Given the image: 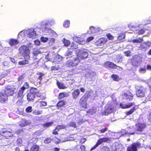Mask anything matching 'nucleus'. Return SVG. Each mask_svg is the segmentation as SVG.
I'll use <instances>...</instances> for the list:
<instances>
[{
  "instance_id": "nucleus-1",
  "label": "nucleus",
  "mask_w": 151,
  "mask_h": 151,
  "mask_svg": "<svg viewBox=\"0 0 151 151\" xmlns=\"http://www.w3.org/2000/svg\"><path fill=\"white\" fill-rule=\"evenodd\" d=\"M90 93V91H86V93L82 96L80 99L79 101V104L80 107L81 108L86 109L87 108V101L90 96L89 94Z\"/></svg>"
},
{
  "instance_id": "nucleus-2",
  "label": "nucleus",
  "mask_w": 151,
  "mask_h": 151,
  "mask_svg": "<svg viewBox=\"0 0 151 151\" xmlns=\"http://www.w3.org/2000/svg\"><path fill=\"white\" fill-rule=\"evenodd\" d=\"M19 50L22 52L23 56L25 59H30V50L29 47L26 45H23L19 48Z\"/></svg>"
},
{
  "instance_id": "nucleus-3",
  "label": "nucleus",
  "mask_w": 151,
  "mask_h": 151,
  "mask_svg": "<svg viewBox=\"0 0 151 151\" xmlns=\"http://www.w3.org/2000/svg\"><path fill=\"white\" fill-rule=\"evenodd\" d=\"M141 61L142 59L141 58L137 55L134 56L131 59V64L135 67L139 66Z\"/></svg>"
},
{
  "instance_id": "nucleus-4",
  "label": "nucleus",
  "mask_w": 151,
  "mask_h": 151,
  "mask_svg": "<svg viewBox=\"0 0 151 151\" xmlns=\"http://www.w3.org/2000/svg\"><path fill=\"white\" fill-rule=\"evenodd\" d=\"M110 140V138L109 137H104L100 138L98 140L96 144L91 148V150L94 149L103 142H107Z\"/></svg>"
},
{
  "instance_id": "nucleus-5",
  "label": "nucleus",
  "mask_w": 151,
  "mask_h": 151,
  "mask_svg": "<svg viewBox=\"0 0 151 151\" xmlns=\"http://www.w3.org/2000/svg\"><path fill=\"white\" fill-rule=\"evenodd\" d=\"M141 144L139 142L132 143L127 147V151H137V148L141 147Z\"/></svg>"
},
{
  "instance_id": "nucleus-6",
  "label": "nucleus",
  "mask_w": 151,
  "mask_h": 151,
  "mask_svg": "<svg viewBox=\"0 0 151 151\" xmlns=\"http://www.w3.org/2000/svg\"><path fill=\"white\" fill-rule=\"evenodd\" d=\"M12 131V130H11V131L8 130L0 131V137L2 136L5 139H9L10 137H12L13 136Z\"/></svg>"
},
{
  "instance_id": "nucleus-7",
  "label": "nucleus",
  "mask_w": 151,
  "mask_h": 151,
  "mask_svg": "<svg viewBox=\"0 0 151 151\" xmlns=\"http://www.w3.org/2000/svg\"><path fill=\"white\" fill-rule=\"evenodd\" d=\"M37 89L36 88L32 87L31 88L30 92L27 94V100L29 101H33L35 98L34 93V91L36 90Z\"/></svg>"
},
{
  "instance_id": "nucleus-8",
  "label": "nucleus",
  "mask_w": 151,
  "mask_h": 151,
  "mask_svg": "<svg viewBox=\"0 0 151 151\" xmlns=\"http://www.w3.org/2000/svg\"><path fill=\"white\" fill-rule=\"evenodd\" d=\"M136 95L137 97L142 98L145 96L144 88L142 86H138L136 88Z\"/></svg>"
},
{
  "instance_id": "nucleus-9",
  "label": "nucleus",
  "mask_w": 151,
  "mask_h": 151,
  "mask_svg": "<svg viewBox=\"0 0 151 151\" xmlns=\"http://www.w3.org/2000/svg\"><path fill=\"white\" fill-rule=\"evenodd\" d=\"M16 88L10 86H7L5 88L4 91V93L7 96H12L14 93V91Z\"/></svg>"
},
{
  "instance_id": "nucleus-10",
  "label": "nucleus",
  "mask_w": 151,
  "mask_h": 151,
  "mask_svg": "<svg viewBox=\"0 0 151 151\" xmlns=\"http://www.w3.org/2000/svg\"><path fill=\"white\" fill-rule=\"evenodd\" d=\"M79 62L78 58L76 57L73 59L68 60L67 61V63L69 66H76L79 63Z\"/></svg>"
},
{
  "instance_id": "nucleus-11",
  "label": "nucleus",
  "mask_w": 151,
  "mask_h": 151,
  "mask_svg": "<svg viewBox=\"0 0 151 151\" xmlns=\"http://www.w3.org/2000/svg\"><path fill=\"white\" fill-rule=\"evenodd\" d=\"M104 66L105 68L108 69H116L117 68L116 64L109 61H107L104 63Z\"/></svg>"
},
{
  "instance_id": "nucleus-12",
  "label": "nucleus",
  "mask_w": 151,
  "mask_h": 151,
  "mask_svg": "<svg viewBox=\"0 0 151 151\" xmlns=\"http://www.w3.org/2000/svg\"><path fill=\"white\" fill-rule=\"evenodd\" d=\"M151 46V42L149 41H147L142 43L140 45L139 48L141 50L146 51L148 47H150Z\"/></svg>"
},
{
  "instance_id": "nucleus-13",
  "label": "nucleus",
  "mask_w": 151,
  "mask_h": 151,
  "mask_svg": "<svg viewBox=\"0 0 151 151\" xmlns=\"http://www.w3.org/2000/svg\"><path fill=\"white\" fill-rule=\"evenodd\" d=\"M4 92L0 93V102L4 103L8 101V97Z\"/></svg>"
},
{
  "instance_id": "nucleus-14",
  "label": "nucleus",
  "mask_w": 151,
  "mask_h": 151,
  "mask_svg": "<svg viewBox=\"0 0 151 151\" xmlns=\"http://www.w3.org/2000/svg\"><path fill=\"white\" fill-rule=\"evenodd\" d=\"M136 126L137 131L142 132L146 127V124L145 123H138Z\"/></svg>"
},
{
  "instance_id": "nucleus-15",
  "label": "nucleus",
  "mask_w": 151,
  "mask_h": 151,
  "mask_svg": "<svg viewBox=\"0 0 151 151\" xmlns=\"http://www.w3.org/2000/svg\"><path fill=\"white\" fill-rule=\"evenodd\" d=\"M134 105L135 104L134 102H130L127 104H124L122 103L120 104V106L122 108L126 109L130 108Z\"/></svg>"
},
{
  "instance_id": "nucleus-16",
  "label": "nucleus",
  "mask_w": 151,
  "mask_h": 151,
  "mask_svg": "<svg viewBox=\"0 0 151 151\" xmlns=\"http://www.w3.org/2000/svg\"><path fill=\"white\" fill-rule=\"evenodd\" d=\"M88 53L86 51H80L78 53V56L81 59H85L87 58Z\"/></svg>"
},
{
  "instance_id": "nucleus-17",
  "label": "nucleus",
  "mask_w": 151,
  "mask_h": 151,
  "mask_svg": "<svg viewBox=\"0 0 151 151\" xmlns=\"http://www.w3.org/2000/svg\"><path fill=\"white\" fill-rule=\"evenodd\" d=\"M30 123L28 121L25 119H22L19 122V126L21 127H23L27 126Z\"/></svg>"
},
{
  "instance_id": "nucleus-18",
  "label": "nucleus",
  "mask_w": 151,
  "mask_h": 151,
  "mask_svg": "<svg viewBox=\"0 0 151 151\" xmlns=\"http://www.w3.org/2000/svg\"><path fill=\"white\" fill-rule=\"evenodd\" d=\"M123 95L125 97L126 99L129 101L132 100L133 98V95L130 92H128V93H124Z\"/></svg>"
},
{
  "instance_id": "nucleus-19",
  "label": "nucleus",
  "mask_w": 151,
  "mask_h": 151,
  "mask_svg": "<svg viewBox=\"0 0 151 151\" xmlns=\"http://www.w3.org/2000/svg\"><path fill=\"white\" fill-rule=\"evenodd\" d=\"M106 42V40L104 38H101L95 42V44L97 46H101L103 45Z\"/></svg>"
},
{
  "instance_id": "nucleus-20",
  "label": "nucleus",
  "mask_w": 151,
  "mask_h": 151,
  "mask_svg": "<svg viewBox=\"0 0 151 151\" xmlns=\"http://www.w3.org/2000/svg\"><path fill=\"white\" fill-rule=\"evenodd\" d=\"M24 90L20 88L17 93V97L18 98L22 99L24 96Z\"/></svg>"
},
{
  "instance_id": "nucleus-21",
  "label": "nucleus",
  "mask_w": 151,
  "mask_h": 151,
  "mask_svg": "<svg viewBox=\"0 0 151 151\" xmlns=\"http://www.w3.org/2000/svg\"><path fill=\"white\" fill-rule=\"evenodd\" d=\"M80 91L79 89H76L72 93V95L74 99H77L79 95Z\"/></svg>"
},
{
  "instance_id": "nucleus-22",
  "label": "nucleus",
  "mask_w": 151,
  "mask_h": 151,
  "mask_svg": "<svg viewBox=\"0 0 151 151\" xmlns=\"http://www.w3.org/2000/svg\"><path fill=\"white\" fill-rule=\"evenodd\" d=\"M40 148L39 146L36 144L34 145L31 147L30 151H40Z\"/></svg>"
},
{
  "instance_id": "nucleus-23",
  "label": "nucleus",
  "mask_w": 151,
  "mask_h": 151,
  "mask_svg": "<svg viewBox=\"0 0 151 151\" xmlns=\"http://www.w3.org/2000/svg\"><path fill=\"white\" fill-rule=\"evenodd\" d=\"M65 104V102L63 100H60L58 101L56 104V107L59 109L60 108Z\"/></svg>"
},
{
  "instance_id": "nucleus-24",
  "label": "nucleus",
  "mask_w": 151,
  "mask_h": 151,
  "mask_svg": "<svg viewBox=\"0 0 151 151\" xmlns=\"http://www.w3.org/2000/svg\"><path fill=\"white\" fill-rule=\"evenodd\" d=\"M19 42L17 40L14 39H12L10 40L9 44L11 46L15 45L17 44Z\"/></svg>"
},
{
  "instance_id": "nucleus-25",
  "label": "nucleus",
  "mask_w": 151,
  "mask_h": 151,
  "mask_svg": "<svg viewBox=\"0 0 151 151\" xmlns=\"http://www.w3.org/2000/svg\"><path fill=\"white\" fill-rule=\"evenodd\" d=\"M136 106H135L132 108L130 109L129 111L126 112L125 113L127 116H128L133 114L136 110Z\"/></svg>"
},
{
  "instance_id": "nucleus-26",
  "label": "nucleus",
  "mask_w": 151,
  "mask_h": 151,
  "mask_svg": "<svg viewBox=\"0 0 151 151\" xmlns=\"http://www.w3.org/2000/svg\"><path fill=\"white\" fill-rule=\"evenodd\" d=\"M24 60L20 61L18 62V64L20 65H23L28 64L29 63V60L30 59H25Z\"/></svg>"
},
{
  "instance_id": "nucleus-27",
  "label": "nucleus",
  "mask_w": 151,
  "mask_h": 151,
  "mask_svg": "<svg viewBox=\"0 0 151 151\" xmlns=\"http://www.w3.org/2000/svg\"><path fill=\"white\" fill-rule=\"evenodd\" d=\"M57 85L58 88L60 89H64L66 88L65 86L63 83L59 82L58 81H57Z\"/></svg>"
},
{
  "instance_id": "nucleus-28",
  "label": "nucleus",
  "mask_w": 151,
  "mask_h": 151,
  "mask_svg": "<svg viewBox=\"0 0 151 151\" xmlns=\"http://www.w3.org/2000/svg\"><path fill=\"white\" fill-rule=\"evenodd\" d=\"M111 77L113 80L115 81H119V76L116 74H113L111 75Z\"/></svg>"
},
{
  "instance_id": "nucleus-29",
  "label": "nucleus",
  "mask_w": 151,
  "mask_h": 151,
  "mask_svg": "<svg viewBox=\"0 0 151 151\" xmlns=\"http://www.w3.org/2000/svg\"><path fill=\"white\" fill-rule=\"evenodd\" d=\"M125 37V35L122 33H120L119 34L118 37L117 39L118 40L121 41L123 40Z\"/></svg>"
},
{
  "instance_id": "nucleus-30",
  "label": "nucleus",
  "mask_w": 151,
  "mask_h": 151,
  "mask_svg": "<svg viewBox=\"0 0 151 151\" xmlns=\"http://www.w3.org/2000/svg\"><path fill=\"white\" fill-rule=\"evenodd\" d=\"M52 141V139L51 138L47 137L43 141L44 143L46 144L50 143Z\"/></svg>"
},
{
  "instance_id": "nucleus-31",
  "label": "nucleus",
  "mask_w": 151,
  "mask_h": 151,
  "mask_svg": "<svg viewBox=\"0 0 151 151\" xmlns=\"http://www.w3.org/2000/svg\"><path fill=\"white\" fill-rule=\"evenodd\" d=\"M70 24V22L68 20L65 21L63 24L64 27L67 28L69 27Z\"/></svg>"
},
{
  "instance_id": "nucleus-32",
  "label": "nucleus",
  "mask_w": 151,
  "mask_h": 151,
  "mask_svg": "<svg viewBox=\"0 0 151 151\" xmlns=\"http://www.w3.org/2000/svg\"><path fill=\"white\" fill-rule=\"evenodd\" d=\"M143 39L141 38H138L133 40L132 41L134 43H141L143 42Z\"/></svg>"
},
{
  "instance_id": "nucleus-33",
  "label": "nucleus",
  "mask_w": 151,
  "mask_h": 151,
  "mask_svg": "<svg viewBox=\"0 0 151 151\" xmlns=\"http://www.w3.org/2000/svg\"><path fill=\"white\" fill-rule=\"evenodd\" d=\"M24 90L28 89L29 88V83L27 82H25L23 86L21 88Z\"/></svg>"
},
{
  "instance_id": "nucleus-34",
  "label": "nucleus",
  "mask_w": 151,
  "mask_h": 151,
  "mask_svg": "<svg viewBox=\"0 0 151 151\" xmlns=\"http://www.w3.org/2000/svg\"><path fill=\"white\" fill-rule=\"evenodd\" d=\"M42 113V111L35 110L33 111V114L35 115H39L41 114Z\"/></svg>"
},
{
  "instance_id": "nucleus-35",
  "label": "nucleus",
  "mask_w": 151,
  "mask_h": 151,
  "mask_svg": "<svg viewBox=\"0 0 151 151\" xmlns=\"http://www.w3.org/2000/svg\"><path fill=\"white\" fill-rule=\"evenodd\" d=\"M69 127H73L74 128H76L77 127V126L76 123L73 122H70L68 124Z\"/></svg>"
},
{
  "instance_id": "nucleus-36",
  "label": "nucleus",
  "mask_w": 151,
  "mask_h": 151,
  "mask_svg": "<svg viewBox=\"0 0 151 151\" xmlns=\"http://www.w3.org/2000/svg\"><path fill=\"white\" fill-rule=\"evenodd\" d=\"M66 96V94L65 92H62L59 94L58 98L61 99Z\"/></svg>"
},
{
  "instance_id": "nucleus-37",
  "label": "nucleus",
  "mask_w": 151,
  "mask_h": 151,
  "mask_svg": "<svg viewBox=\"0 0 151 151\" xmlns=\"http://www.w3.org/2000/svg\"><path fill=\"white\" fill-rule=\"evenodd\" d=\"M63 43L64 44V45L66 46V47L69 46L70 44V42L69 40H68L65 39H64Z\"/></svg>"
},
{
  "instance_id": "nucleus-38",
  "label": "nucleus",
  "mask_w": 151,
  "mask_h": 151,
  "mask_svg": "<svg viewBox=\"0 0 151 151\" xmlns=\"http://www.w3.org/2000/svg\"><path fill=\"white\" fill-rule=\"evenodd\" d=\"M66 127L65 125H58L56 127V129H58V130L59 131L60 130L65 129Z\"/></svg>"
},
{
  "instance_id": "nucleus-39",
  "label": "nucleus",
  "mask_w": 151,
  "mask_h": 151,
  "mask_svg": "<svg viewBox=\"0 0 151 151\" xmlns=\"http://www.w3.org/2000/svg\"><path fill=\"white\" fill-rule=\"evenodd\" d=\"M53 122H47L43 124V126L44 128L48 127L51 126Z\"/></svg>"
},
{
  "instance_id": "nucleus-40",
  "label": "nucleus",
  "mask_w": 151,
  "mask_h": 151,
  "mask_svg": "<svg viewBox=\"0 0 151 151\" xmlns=\"http://www.w3.org/2000/svg\"><path fill=\"white\" fill-rule=\"evenodd\" d=\"M101 151H111L110 149L107 146H103L102 147Z\"/></svg>"
},
{
  "instance_id": "nucleus-41",
  "label": "nucleus",
  "mask_w": 151,
  "mask_h": 151,
  "mask_svg": "<svg viewBox=\"0 0 151 151\" xmlns=\"http://www.w3.org/2000/svg\"><path fill=\"white\" fill-rule=\"evenodd\" d=\"M37 74L39 76L38 78V79L40 81H41L42 79V77H43L44 75V74L41 72H39L37 73Z\"/></svg>"
},
{
  "instance_id": "nucleus-42",
  "label": "nucleus",
  "mask_w": 151,
  "mask_h": 151,
  "mask_svg": "<svg viewBox=\"0 0 151 151\" xmlns=\"http://www.w3.org/2000/svg\"><path fill=\"white\" fill-rule=\"evenodd\" d=\"M34 91L35 96H36L37 97H40L41 96V93L39 91Z\"/></svg>"
},
{
  "instance_id": "nucleus-43",
  "label": "nucleus",
  "mask_w": 151,
  "mask_h": 151,
  "mask_svg": "<svg viewBox=\"0 0 151 151\" xmlns=\"http://www.w3.org/2000/svg\"><path fill=\"white\" fill-rule=\"evenodd\" d=\"M23 132V129H19L16 131V133L17 134L19 135L21 134Z\"/></svg>"
},
{
  "instance_id": "nucleus-44",
  "label": "nucleus",
  "mask_w": 151,
  "mask_h": 151,
  "mask_svg": "<svg viewBox=\"0 0 151 151\" xmlns=\"http://www.w3.org/2000/svg\"><path fill=\"white\" fill-rule=\"evenodd\" d=\"M48 40V38L46 37H42L40 38V40L41 42H46Z\"/></svg>"
},
{
  "instance_id": "nucleus-45",
  "label": "nucleus",
  "mask_w": 151,
  "mask_h": 151,
  "mask_svg": "<svg viewBox=\"0 0 151 151\" xmlns=\"http://www.w3.org/2000/svg\"><path fill=\"white\" fill-rule=\"evenodd\" d=\"M26 111L27 113H30L32 111V107L31 106H28L26 109Z\"/></svg>"
},
{
  "instance_id": "nucleus-46",
  "label": "nucleus",
  "mask_w": 151,
  "mask_h": 151,
  "mask_svg": "<svg viewBox=\"0 0 151 151\" xmlns=\"http://www.w3.org/2000/svg\"><path fill=\"white\" fill-rule=\"evenodd\" d=\"M89 30H90L91 33H93L95 32L96 28L94 27L91 26L90 27Z\"/></svg>"
},
{
  "instance_id": "nucleus-47",
  "label": "nucleus",
  "mask_w": 151,
  "mask_h": 151,
  "mask_svg": "<svg viewBox=\"0 0 151 151\" xmlns=\"http://www.w3.org/2000/svg\"><path fill=\"white\" fill-rule=\"evenodd\" d=\"M71 47L72 50L76 49L78 48V45L76 44H72Z\"/></svg>"
},
{
  "instance_id": "nucleus-48",
  "label": "nucleus",
  "mask_w": 151,
  "mask_h": 151,
  "mask_svg": "<svg viewBox=\"0 0 151 151\" xmlns=\"http://www.w3.org/2000/svg\"><path fill=\"white\" fill-rule=\"evenodd\" d=\"M107 38L109 40H112L114 38V37L110 33H108L106 35Z\"/></svg>"
},
{
  "instance_id": "nucleus-49",
  "label": "nucleus",
  "mask_w": 151,
  "mask_h": 151,
  "mask_svg": "<svg viewBox=\"0 0 151 151\" xmlns=\"http://www.w3.org/2000/svg\"><path fill=\"white\" fill-rule=\"evenodd\" d=\"M145 29H141L139 30L138 32V34L139 35H141L143 34L145 32Z\"/></svg>"
},
{
  "instance_id": "nucleus-50",
  "label": "nucleus",
  "mask_w": 151,
  "mask_h": 151,
  "mask_svg": "<svg viewBox=\"0 0 151 151\" xmlns=\"http://www.w3.org/2000/svg\"><path fill=\"white\" fill-rule=\"evenodd\" d=\"M55 138L56 140H55V143L57 145L60 143L61 142V140L60 139L56 137H55Z\"/></svg>"
},
{
  "instance_id": "nucleus-51",
  "label": "nucleus",
  "mask_w": 151,
  "mask_h": 151,
  "mask_svg": "<svg viewBox=\"0 0 151 151\" xmlns=\"http://www.w3.org/2000/svg\"><path fill=\"white\" fill-rule=\"evenodd\" d=\"M94 38V37L93 36L89 37L87 38L86 40V42H88L90 41L93 40Z\"/></svg>"
},
{
  "instance_id": "nucleus-52",
  "label": "nucleus",
  "mask_w": 151,
  "mask_h": 151,
  "mask_svg": "<svg viewBox=\"0 0 151 151\" xmlns=\"http://www.w3.org/2000/svg\"><path fill=\"white\" fill-rule=\"evenodd\" d=\"M125 55L127 57L130 56L131 55V52L130 51H127L124 52Z\"/></svg>"
},
{
  "instance_id": "nucleus-53",
  "label": "nucleus",
  "mask_w": 151,
  "mask_h": 151,
  "mask_svg": "<svg viewBox=\"0 0 151 151\" xmlns=\"http://www.w3.org/2000/svg\"><path fill=\"white\" fill-rule=\"evenodd\" d=\"M17 143L18 145H20L22 144V139L21 138H19L17 139Z\"/></svg>"
},
{
  "instance_id": "nucleus-54",
  "label": "nucleus",
  "mask_w": 151,
  "mask_h": 151,
  "mask_svg": "<svg viewBox=\"0 0 151 151\" xmlns=\"http://www.w3.org/2000/svg\"><path fill=\"white\" fill-rule=\"evenodd\" d=\"M108 130V128L107 127H105L104 128L100 130V133H104Z\"/></svg>"
},
{
  "instance_id": "nucleus-55",
  "label": "nucleus",
  "mask_w": 151,
  "mask_h": 151,
  "mask_svg": "<svg viewBox=\"0 0 151 151\" xmlns=\"http://www.w3.org/2000/svg\"><path fill=\"white\" fill-rule=\"evenodd\" d=\"M86 139L85 138H82L79 141L80 143L82 144L84 143L86 141Z\"/></svg>"
},
{
  "instance_id": "nucleus-56",
  "label": "nucleus",
  "mask_w": 151,
  "mask_h": 151,
  "mask_svg": "<svg viewBox=\"0 0 151 151\" xmlns=\"http://www.w3.org/2000/svg\"><path fill=\"white\" fill-rule=\"evenodd\" d=\"M59 69V68L58 67L54 66L51 67V70H58Z\"/></svg>"
},
{
  "instance_id": "nucleus-57",
  "label": "nucleus",
  "mask_w": 151,
  "mask_h": 151,
  "mask_svg": "<svg viewBox=\"0 0 151 151\" xmlns=\"http://www.w3.org/2000/svg\"><path fill=\"white\" fill-rule=\"evenodd\" d=\"M58 129H56V128H55V129L53 130L52 133L53 134L55 135L58 134Z\"/></svg>"
},
{
  "instance_id": "nucleus-58",
  "label": "nucleus",
  "mask_w": 151,
  "mask_h": 151,
  "mask_svg": "<svg viewBox=\"0 0 151 151\" xmlns=\"http://www.w3.org/2000/svg\"><path fill=\"white\" fill-rule=\"evenodd\" d=\"M80 148L81 150V151H86V147L84 145H81L80 147Z\"/></svg>"
},
{
  "instance_id": "nucleus-59",
  "label": "nucleus",
  "mask_w": 151,
  "mask_h": 151,
  "mask_svg": "<svg viewBox=\"0 0 151 151\" xmlns=\"http://www.w3.org/2000/svg\"><path fill=\"white\" fill-rule=\"evenodd\" d=\"M72 54V52L70 51H68L65 54V55L67 56H71Z\"/></svg>"
},
{
  "instance_id": "nucleus-60",
  "label": "nucleus",
  "mask_w": 151,
  "mask_h": 151,
  "mask_svg": "<svg viewBox=\"0 0 151 151\" xmlns=\"http://www.w3.org/2000/svg\"><path fill=\"white\" fill-rule=\"evenodd\" d=\"M40 102L43 106H46L47 105V103L45 101H41Z\"/></svg>"
},
{
  "instance_id": "nucleus-61",
  "label": "nucleus",
  "mask_w": 151,
  "mask_h": 151,
  "mask_svg": "<svg viewBox=\"0 0 151 151\" xmlns=\"http://www.w3.org/2000/svg\"><path fill=\"white\" fill-rule=\"evenodd\" d=\"M148 120L151 122V111L149 115L148 118Z\"/></svg>"
},
{
  "instance_id": "nucleus-62",
  "label": "nucleus",
  "mask_w": 151,
  "mask_h": 151,
  "mask_svg": "<svg viewBox=\"0 0 151 151\" xmlns=\"http://www.w3.org/2000/svg\"><path fill=\"white\" fill-rule=\"evenodd\" d=\"M147 69L149 70H151V65H147Z\"/></svg>"
},
{
  "instance_id": "nucleus-63",
  "label": "nucleus",
  "mask_w": 151,
  "mask_h": 151,
  "mask_svg": "<svg viewBox=\"0 0 151 151\" xmlns=\"http://www.w3.org/2000/svg\"><path fill=\"white\" fill-rule=\"evenodd\" d=\"M60 149L58 147H55L53 149V151H59Z\"/></svg>"
},
{
  "instance_id": "nucleus-64",
  "label": "nucleus",
  "mask_w": 151,
  "mask_h": 151,
  "mask_svg": "<svg viewBox=\"0 0 151 151\" xmlns=\"http://www.w3.org/2000/svg\"><path fill=\"white\" fill-rule=\"evenodd\" d=\"M71 80V82H68V83H69L70 85H71V84H73L75 82V80L73 79H72Z\"/></svg>"
}]
</instances>
